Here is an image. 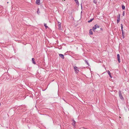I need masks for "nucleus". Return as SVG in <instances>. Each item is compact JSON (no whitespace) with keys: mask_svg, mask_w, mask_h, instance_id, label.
<instances>
[{"mask_svg":"<svg viewBox=\"0 0 129 129\" xmlns=\"http://www.w3.org/2000/svg\"><path fill=\"white\" fill-rule=\"evenodd\" d=\"M89 33L90 35H92L93 34V33L92 29H90L89 30Z\"/></svg>","mask_w":129,"mask_h":129,"instance_id":"0eeeda50","label":"nucleus"},{"mask_svg":"<svg viewBox=\"0 0 129 129\" xmlns=\"http://www.w3.org/2000/svg\"><path fill=\"white\" fill-rule=\"evenodd\" d=\"M85 62L87 63L88 66H89L88 63V62L86 60H85Z\"/></svg>","mask_w":129,"mask_h":129,"instance_id":"a211bd4d","label":"nucleus"},{"mask_svg":"<svg viewBox=\"0 0 129 129\" xmlns=\"http://www.w3.org/2000/svg\"><path fill=\"white\" fill-rule=\"evenodd\" d=\"M120 14H119L118 15V16H117V18L120 19Z\"/></svg>","mask_w":129,"mask_h":129,"instance_id":"f3484780","label":"nucleus"},{"mask_svg":"<svg viewBox=\"0 0 129 129\" xmlns=\"http://www.w3.org/2000/svg\"><path fill=\"white\" fill-rule=\"evenodd\" d=\"M121 29V31H122V34H123V29Z\"/></svg>","mask_w":129,"mask_h":129,"instance_id":"b1692460","label":"nucleus"},{"mask_svg":"<svg viewBox=\"0 0 129 129\" xmlns=\"http://www.w3.org/2000/svg\"><path fill=\"white\" fill-rule=\"evenodd\" d=\"M32 59V61H33V63L35 64H36V62H35L34 61V58H33Z\"/></svg>","mask_w":129,"mask_h":129,"instance_id":"1a4fd4ad","label":"nucleus"},{"mask_svg":"<svg viewBox=\"0 0 129 129\" xmlns=\"http://www.w3.org/2000/svg\"><path fill=\"white\" fill-rule=\"evenodd\" d=\"M76 3L78 5H79V2L77 0H75Z\"/></svg>","mask_w":129,"mask_h":129,"instance_id":"dca6fc26","label":"nucleus"},{"mask_svg":"<svg viewBox=\"0 0 129 129\" xmlns=\"http://www.w3.org/2000/svg\"><path fill=\"white\" fill-rule=\"evenodd\" d=\"M122 8L123 10H124L125 9V7L124 5H122Z\"/></svg>","mask_w":129,"mask_h":129,"instance_id":"9b49d317","label":"nucleus"},{"mask_svg":"<svg viewBox=\"0 0 129 129\" xmlns=\"http://www.w3.org/2000/svg\"><path fill=\"white\" fill-rule=\"evenodd\" d=\"M93 19V18L91 19L90 20L88 21V22L89 23L90 22H91L92 20Z\"/></svg>","mask_w":129,"mask_h":129,"instance_id":"ddd939ff","label":"nucleus"},{"mask_svg":"<svg viewBox=\"0 0 129 129\" xmlns=\"http://www.w3.org/2000/svg\"><path fill=\"white\" fill-rule=\"evenodd\" d=\"M109 75L110 77L111 78L112 77V76H111V74H110V75Z\"/></svg>","mask_w":129,"mask_h":129,"instance_id":"393cba45","label":"nucleus"},{"mask_svg":"<svg viewBox=\"0 0 129 129\" xmlns=\"http://www.w3.org/2000/svg\"><path fill=\"white\" fill-rule=\"evenodd\" d=\"M59 56L60 57H61L62 58H64V56L63 54H59Z\"/></svg>","mask_w":129,"mask_h":129,"instance_id":"39448f33","label":"nucleus"},{"mask_svg":"<svg viewBox=\"0 0 129 129\" xmlns=\"http://www.w3.org/2000/svg\"><path fill=\"white\" fill-rule=\"evenodd\" d=\"M73 120V122L72 123V124L74 126V125L75 124V123H76V122L74 120Z\"/></svg>","mask_w":129,"mask_h":129,"instance_id":"4468645a","label":"nucleus"},{"mask_svg":"<svg viewBox=\"0 0 129 129\" xmlns=\"http://www.w3.org/2000/svg\"><path fill=\"white\" fill-rule=\"evenodd\" d=\"M117 57L118 62L120 63V56L119 54L117 55Z\"/></svg>","mask_w":129,"mask_h":129,"instance_id":"7ed1b4c3","label":"nucleus"},{"mask_svg":"<svg viewBox=\"0 0 129 129\" xmlns=\"http://www.w3.org/2000/svg\"><path fill=\"white\" fill-rule=\"evenodd\" d=\"M95 27H96V28H99L100 27L97 24H96L95 25Z\"/></svg>","mask_w":129,"mask_h":129,"instance_id":"2eb2a0df","label":"nucleus"},{"mask_svg":"<svg viewBox=\"0 0 129 129\" xmlns=\"http://www.w3.org/2000/svg\"><path fill=\"white\" fill-rule=\"evenodd\" d=\"M121 29H123V27L122 24H121Z\"/></svg>","mask_w":129,"mask_h":129,"instance_id":"5701e85b","label":"nucleus"},{"mask_svg":"<svg viewBox=\"0 0 129 129\" xmlns=\"http://www.w3.org/2000/svg\"><path fill=\"white\" fill-rule=\"evenodd\" d=\"M124 11L123 12V13H122V16H124Z\"/></svg>","mask_w":129,"mask_h":129,"instance_id":"4be33fe9","label":"nucleus"},{"mask_svg":"<svg viewBox=\"0 0 129 129\" xmlns=\"http://www.w3.org/2000/svg\"><path fill=\"white\" fill-rule=\"evenodd\" d=\"M36 3L38 5H40V0H36Z\"/></svg>","mask_w":129,"mask_h":129,"instance_id":"20e7f679","label":"nucleus"},{"mask_svg":"<svg viewBox=\"0 0 129 129\" xmlns=\"http://www.w3.org/2000/svg\"><path fill=\"white\" fill-rule=\"evenodd\" d=\"M96 27H95V25L92 27L93 30L94 31H95V30L96 29Z\"/></svg>","mask_w":129,"mask_h":129,"instance_id":"6e6552de","label":"nucleus"},{"mask_svg":"<svg viewBox=\"0 0 129 129\" xmlns=\"http://www.w3.org/2000/svg\"><path fill=\"white\" fill-rule=\"evenodd\" d=\"M37 13L38 14H39V13H40V12L39 11V9L38 8V11H37Z\"/></svg>","mask_w":129,"mask_h":129,"instance_id":"6ab92c4d","label":"nucleus"},{"mask_svg":"<svg viewBox=\"0 0 129 129\" xmlns=\"http://www.w3.org/2000/svg\"><path fill=\"white\" fill-rule=\"evenodd\" d=\"M58 25L59 29H60L61 27V23L59 22H58Z\"/></svg>","mask_w":129,"mask_h":129,"instance_id":"423d86ee","label":"nucleus"},{"mask_svg":"<svg viewBox=\"0 0 129 129\" xmlns=\"http://www.w3.org/2000/svg\"><path fill=\"white\" fill-rule=\"evenodd\" d=\"M81 8H82V4H81Z\"/></svg>","mask_w":129,"mask_h":129,"instance_id":"a878e982","label":"nucleus"},{"mask_svg":"<svg viewBox=\"0 0 129 129\" xmlns=\"http://www.w3.org/2000/svg\"><path fill=\"white\" fill-rule=\"evenodd\" d=\"M93 2L95 4H96V2L95 1V0H94Z\"/></svg>","mask_w":129,"mask_h":129,"instance_id":"412c9836","label":"nucleus"},{"mask_svg":"<svg viewBox=\"0 0 129 129\" xmlns=\"http://www.w3.org/2000/svg\"><path fill=\"white\" fill-rule=\"evenodd\" d=\"M1 104L0 103V106H1Z\"/></svg>","mask_w":129,"mask_h":129,"instance_id":"bb28decb","label":"nucleus"},{"mask_svg":"<svg viewBox=\"0 0 129 129\" xmlns=\"http://www.w3.org/2000/svg\"><path fill=\"white\" fill-rule=\"evenodd\" d=\"M108 74L109 75L111 74V73H110V72L109 71H108Z\"/></svg>","mask_w":129,"mask_h":129,"instance_id":"aec40b11","label":"nucleus"},{"mask_svg":"<svg viewBox=\"0 0 129 129\" xmlns=\"http://www.w3.org/2000/svg\"><path fill=\"white\" fill-rule=\"evenodd\" d=\"M119 98L123 100L124 99V98L122 95V93H121V91H119Z\"/></svg>","mask_w":129,"mask_h":129,"instance_id":"f03ea898","label":"nucleus"},{"mask_svg":"<svg viewBox=\"0 0 129 129\" xmlns=\"http://www.w3.org/2000/svg\"><path fill=\"white\" fill-rule=\"evenodd\" d=\"M74 69L75 72L76 73H78L79 72V69L76 66H74Z\"/></svg>","mask_w":129,"mask_h":129,"instance_id":"f257e3e1","label":"nucleus"},{"mask_svg":"<svg viewBox=\"0 0 129 129\" xmlns=\"http://www.w3.org/2000/svg\"><path fill=\"white\" fill-rule=\"evenodd\" d=\"M44 25L46 29L48 28V27L47 26L46 24V23H44Z\"/></svg>","mask_w":129,"mask_h":129,"instance_id":"9d476101","label":"nucleus"},{"mask_svg":"<svg viewBox=\"0 0 129 129\" xmlns=\"http://www.w3.org/2000/svg\"><path fill=\"white\" fill-rule=\"evenodd\" d=\"M120 19L119 18H117V23H118L120 21Z\"/></svg>","mask_w":129,"mask_h":129,"instance_id":"f8f14e48","label":"nucleus"}]
</instances>
